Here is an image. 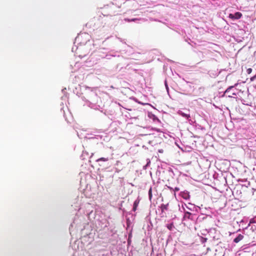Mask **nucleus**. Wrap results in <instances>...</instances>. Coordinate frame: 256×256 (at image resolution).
Segmentation results:
<instances>
[{
    "mask_svg": "<svg viewBox=\"0 0 256 256\" xmlns=\"http://www.w3.org/2000/svg\"><path fill=\"white\" fill-rule=\"evenodd\" d=\"M242 16V14L240 12H236L234 14H229L228 17L232 20H238Z\"/></svg>",
    "mask_w": 256,
    "mask_h": 256,
    "instance_id": "obj_1",
    "label": "nucleus"
},
{
    "mask_svg": "<svg viewBox=\"0 0 256 256\" xmlns=\"http://www.w3.org/2000/svg\"><path fill=\"white\" fill-rule=\"evenodd\" d=\"M243 238H244V236L242 235L241 234H239L238 235V236L234 239V242L236 243H238L241 240H242Z\"/></svg>",
    "mask_w": 256,
    "mask_h": 256,
    "instance_id": "obj_2",
    "label": "nucleus"
},
{
    "mask_svg": "<svg viewBox=\"0 0 256 256\" xmlns=\"http://www.w3.org/2000/svg\"><path fill=\"white\" fill-rule=\"evenodd\" d=\"M139 202H140V200H136L134 201V203L133 208H132L133 211L135 212L136 210V208L138 205Z\"/></svg>",
    "mask_w": 256,
    "mask_h": 256,
    "instance_id": "obj_3",
    "label": "nucleus"
},
{
    "mask_svg": "<svg viewBox=\"0 0 256 256\" xmlns=\"http://www.w3.org/2000/svg\"><path fill=\"white\" fill-rule=\"evenodd\" d=\"M168 207V204H162L160 206V208H161L162 212H164V210H167Z\"/></svg>",
    "mask_w": 256,
    "mask_h": 256,
    "instance_id": "obj_4",
    "label": "nucleus"
},
{
    "mask_svg": "<svg viewBox=\"0 0 256 256\" xmlns=\"http://www.w3.org/2000/svg\"><path fill=\"white\" fill-rule=\"evenodd\" d=\"M108 158H98V160H97V162H100V161H103V162H106V161H108Z\"/></svg>",
    "mask_w": 256,
    "mask_h": 256,
    "instance_id": "obj_5",
    "label": "nucleus"
},
{
    "mask_svg": "<svg viewBox=\"0 0 256 256\" xmlns=\"http://www.w3.org/2000/svg\"><path fill=\"white\" fill-rule=\"evenodd\" d=\"M166 226L170 230H172L174 227L173 224H168Z\"/></svg>",
    "mask_w": 256,
    "mask_h": 256,
    "instance_id": "obj_6",
    "label": "nucleus"
},
{
    "mask_svg": "<svg viewBox=\"0 0 256 256\" xmlns=\"http://www.w3.org/2000/svg\"><path fill=\"white\" fill-rule=\"evenodd\" d=\"M237 85H238V84H234V86H230L228 87V88L226 90V91H225V93H227V92H228L230 91V89H232V88H234V86H236Z\"/></svg>",
    "mask_w": 256,
    "mask_h": 256,
    "instance_id": "obj_7",
    "label": "nucleus"
},
{
    "mask_svg": "<svg viewBox=\"0 0 256 256\" xmlns=\"http://www.w3.org/2000/svg\"><path fill=\"white\" fill-rule=\"evenodd\" d=\"M148 195H149L150 198L151 199L152 196V188H150V189L148 190Z\"/></svg>",
    "mask_w": 256,
    "mask_h": 256,
    "instance_id": "obj_8",
    "label": "nucleus"
},
{
    "mask_svg": "<svg viewBox=\"0 0 256 256\" xmlns=\"http://www.w3.org/2000/svg\"><path fill=\"white\" fill-rule=\"evenodd\" d=\"M246 72L248 74H250L252 72V69L251 68H248L247 69Z\"/></svg>",
    "mask_w": 256,
    "mask_h": 256,
    "instance_id": "obj_9",
    "label": "nucleus"
},
{
    "mask_svg": "<svg viewBox=\"0 0 256 256\" xmlns=\"http://www.w3.org/2000/svg\"><path fill=\"white\" fill-rule=\"evenodd\" d=\"M256 78V74L250 78L251 82L254 81Z\"/></svg>",
    "mask_w": 256,
    "mask_h": 256,
    "instance_id": "obj_10",
    "label": "nucleus"
},
{
    "mask_svg": "<svg viewBox=\"0 0 256 256\" xmlns=\"http://www.w3.org/2000/svg\"><path fill=\"white\" fill-rule=\"evenodd\" d=\"M183 116L185 117L188 118L190 116L186 114H183Z\"/></svg>",
    "mask_w": 256,
    "mask_h": 256,
    "instance_id": "obj_11",
    "label": "nucleus"
},
{
    "mask_svg": "<svg viewBox=\"0 0 256 256\" xmlns=\"http://www.w3.org/2000/svg\"><path fill=\"white\" fill-rule=\"evenodd\" d=\"M175 190H176V191H178V190H179V188H175Z\"/></svg>",
    "mask_w": 256,
    "mask_h": 256,
    "instance_id": "obj_12",
    "label": "nucleus"
}]
</instances>
